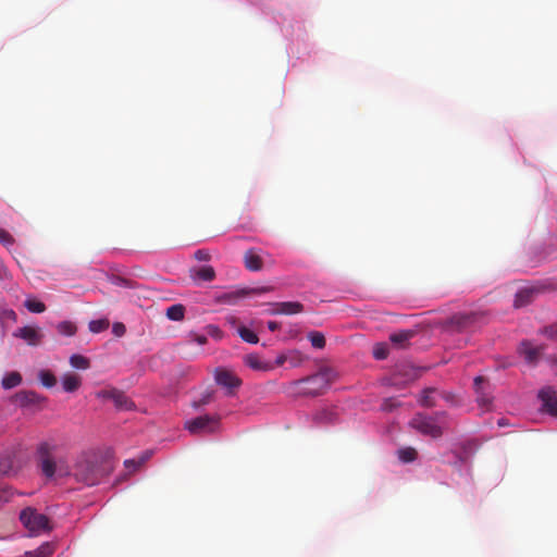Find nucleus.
<instances>
[{
	"mask_svg": "<svg viewBox=\"0 0 557 557\" xmlns=\"http://www.w3.org/2000/svg\"><path fill=\"white\" fill-rule=\"evenodd\" d=\"M57 451L58 445L49 441L41 442L37 446V468L47 480L71 475L78 483L95 486L100 484L113 471L111 460L98 454L82 453L76 458L73 467L70 468L66 458L58 456Z\"/></svg>",
	"mask_w": 557,
	"mask_h": 557,
	"instance_id": "obj_1",
	"label": "nucleus"
},
{
	"mask_svg": "<svg viewBox=\"0 0 557 557\" xmlns=\"http://www.w3.org/2000/svg\"><path fill=\"white\" fill-rule=\"evenodd\" d=\"M332 370L324 368L313 375L290 383V389L298 396H317L323 393L331 383Z\"/></svg>",
	"mask_w": 557,
	"mask_h": 557,
	"instance_id": "obj_2",
	"label": "nucleus"
},
{
	"mask_svg": "<svg viewBox=\"0 0 557 557\" xmlns=\"http://www.w3.org/2000/svg\"><path fill=\"white\" fill-rule=\"evenodd\" d=\"M20 520L32 535H38L50 530L48 517L32 507H27L21 511Z\"/></svg>",
	"mask_w": 557,
	"mask_h": 557,
	"instance_id": "obj_3",
	"label": "nucleus"
},
{
	"mask_svg": "<svg viewBox=\"0 0 557 557\" xmlns=\"http://www.w3.org/2000/svg\"><path fill=\"white\" fill-rule=\"evenodd\" d=\"M409 425L422 435L440 438L444 434V428L436 423V418L418 412L410 420Z\"/></svg>",
	"mask_w": 557,
	"mask_h": 557,
	"instance_id": "obj_4",
	"label": "nucleus"
},
{
	"mask_svg": "<svg viewBox=\"0 0 557 557\" xmlns=\"http://www.w3.org/2000/svg\"><path fill=\"white\" fill-rule=\"evenodd\" d=\"M184 428L193 435L212 434L220 429V416H200L187 420Z\"/></svg>",
	"mask_w": 557,
	"mask_h": 557,
	"instance_id": "obj_5",
	"label": "nucleus"
},
{
	"mask_svg": "<svg viewBox=\"0 0 557 557\" xmlns=\"http://www.w3.org/2000/svg\"><path fill=\"white\" fill-rule=\"evenodd\" d=\"M486 314L482 311H471L454 314L448 324L456 331H468L475 329L486 322Z\"/></svg>",
	"mask_w": 557,
	"mask_h": 557,
	"instance_id": "obj_6",
	"label": "nucleus"
},
{
	"mask_svg": "<svg viewBox=\"0 0 557 557\" xmlns=\"http://www.w3.org/2000/svg\"><path fill=\"white\" fill-rule=\"evenodd\" d=\"M214 379L219 385L227 389V395H233L242 385V380L232 371L224 368H218L215 370Z\"/></svg>",
	"mask_w": 557,
	"mask_h": 557,
	"instance_id": "obj_7",
	"label": "nucleus"
},
{
	"mask_svg": "<svg viewBox=\"0 0 557 557\" xmlns=\"http://www.w3.org/2000/svg\"><path fill=\"white\" fill-rule=\"evenodd\" d=\"M542 401V410L552 416H557V394L552 387H544L539 393Z\"/></svg>",
	"mask_w": 557,
	"mask_h": 557,
	"instance_id": "obj_8",
	"label": "nucleus"
},
{
	"mask_svg": "<svg viewBox=\"0 0 557 557\" xmlns=\"http://www.w3.org/2000/svg\"><path fill=\"white\" fill-rule=\"evenodd\" d=\"M14 336L24 339L30 346H37L44 337L39 327L23 326L15 331Z\"/></svg>",
	"mask_w": 557,
	"mask_h": 557,
	"instance_id": "obj_9",
	"label": "nucleus"
},
{
	"mask_svg": "<svg viewBox=\"0 0 557 557\" xmlns=\"http://www.w3.org/2000/svg\"><path fill=\"white\" fill-rule=\"evenodd\" d=\"M103 397L111 399L119 409L131 410L134 408L133 401L125 395V393L119 389L104 392Z\"/></svg>",
	"mask_w": 557,
	"mask_h": 557,
	"instance_id": "obj_10",
	"label": "nucleus"
},
{
	"mask_svg": "<svg viewBox=\"0 0 557 557\" xmlns=\"http://www.w3.org/2000/svg\"><path fill=\"white\" fill-rule=\"evenodd\" d=\"M273 309L271 310V314H296L300 313L304 310V306L298 301H284V302H275L273 304Z\"/></svg>",
	"mask_w": 557,
	"mask_h": 557,
	"instance_id": "obj_11",
	"label": "nucleus"
},
{
	"mask_svg": "<svg viewBox=\"0 0 557 557\" xmlns=\"http://www.w3.org/2000/svg\"><path fill=\"white\" fill-rule=\"evenodd\" d=\"M520 354L523 356L524 360L530 363L534 364L540 359L543 347L542 346H533L529 342H523L520 346Z\"/></svg>",
	"mask_w": 557,
	"mask_h": 557,
	"instance_id": "obj_12",
	"label": "nucleus"
},
{
	"mask_svg": "<svg viewBox=\"0 0 557 557\" xmlns=\"http://www.w3.org/2000/svg\"><path fill=\"white\" fill-rule=\"evenodd\" d=\"M245 363L257 371L268 372L274 370V366L271 362L262 360L257 354L247 355L245 357Z\"/></svg>",
	"mask_w": 557,
	"mask_h": 557,
	"instance_id": "obj_13",
	"label": "nucleus"
},
{
	"mask_svg": "<svg viewBox=\"0 0 557 557\" xmlns=\"http://www.w3.org/2000/svg\"><path fill=\"white\" fill-rule=\"evenodd\" d=\"M245 267L250 271H260L263 267L261 257L253 250L249 249L244 255Z\"/></svg>",
	"mask_w": 557,
	"mask_h": 557,
	"instance_id": "obj_14",
	"label": "nucleus"
},
{
	"mask_svg": "<svg viewBox=\"0 0 557 557\" xmlns=\"http://www.w3.org/2000/svg\"><path fill=\"white\" fill-rule=\"evenodd\" d=\"M536 292L537 290L534 287H525L520 289L515 297V307L520 308L529 305L532 301L533 296Z\"/></svg>",
	"mask_w": 557,
	"mask_h": 557,
	"instance_id": "obj_15",
	"label": "nucleus"
},
{
	"mask_svg": "<svg viewBox=\"0 0 557 557\" xmlns=\"http://www.w3.org/2000/svg\"><path fill=\"white\" fill-rule=\"evenodd\" d=\"M55 550V546L51 542H45L38 548L25 552L23 557H50Z\"/></svg>",
	"mask_w": 557,
	"mask_h": 557,
	"instance_id": "obj_16",
	"label": "nucleus"
},
{
	"mask_svg": "<svg viewBox=\"0 0 557 557\" xmlns=\"http://www.w3.org/2000/svg\"><path fill=\"white\" fill-rule=\"evenodd\" d=\"M82 384V379L79 375L74 373H66L62 377V386L63 389L67 393L75 392L79 388Z\"/></svg>",
	"mask_w": 557,
	"mask_h": 557,
	"instance_id": "obj_17",
	"label": "nucleus"
},
{
	"mask_svg": "<svg viewBox=\"0 0 557 557\" xmlns=\"http://www.w3.org/2000/svg\"><path fill=\"white\" fill-rule=\"evenodd\" d=\"M485 383V379L482 376H476L474 379V389L478 394L476 400L481 407H487L491 404V398L483 393V385Z\"/></svg>",
	"mask_w": 557,
	"mask_h": 557,
	"instance_id": "obj_18",
	"label": "nucleus"
},
{
	"mask_svg": "<svg viewBox=\"0 0 557 557\" xmlns=\"http://www.w3.org/2000/svg\"><path fill=\"white\" fill-rule=\"evenodd\" d=\"M191 277L203 282H211L215 277V272L212 267H202L191 271Z\"/></svg>",
	"mask_w": 557,
	"mask_h": 557,
	"instance_id": "obj_19",
	"label": "nucleus"
},
{
	"mask_svg": "<svg viewBox=\"0 0 557 557\" xmlns=\"http://www.w3.org/2000/svg\"><path fill=\"white\" fill-rule=\"evenodd\" d=\"M1 383L3 388L11 389L22 383V375L16 371L10 372L3 376Z\"/></svg>",
	"mask_w": 557,
	"mask_h": 557,
	"instance_id": "obj_20",
	"label": "nucleus"
},
{
	"mask_svg": "<svg viewBox=\"0 0 557 557\" xmlns=\"http://www.w3.org/2000/svg\"><path fill=\"white\" fill-rule=\"evenodd\" d=\"M272 290V287H260V288H253L249 290H242L239 294H227L224 296V299L228 304H234V300L240 296L247 295V294H255V295H261L264 293H268Z\"/></svg>",
	"mask_w": 557,
	"mask_h": 557,
	"instance_id": "obj_21",
	"label": "nucleus"
},
{
	"mask_svg": "<svg viewBox=\"0 0 557 557\" xmlns=\"http://www.w3.org/2000/svg\"><path fill=\"white\" fill-rule=\"evenodd\" d=\"M413 336L412 331H400L398 333H394L389 336V339L393 344L398 347H405V344Z\"/></svg>",
	"mask_w": 557,
	"mask_h": 557,
	"instance_id": "obj_22",
	"label": "nucleus"
},
{
	"mask_svg": "<svg viewBox=\"0 0 557 557\" xmlns=\"http://www.w3.org/2000/svg\"><path fill=\"white\" fill-rule=\"evenodd\" d=\"M436 392L435 388H425L423 392H422V395H421V398H420V405L425 407V408H432L436 405V401L433 397V394Z\"/></svg>",
	"mask_w": 557,
	"mask_h": 557,
	"instance_id": "obj_23",
	"label": "nucleus"
},
{
	"mask_svg": "<svg viewBox=\"0 0 557 557\" xmlns=\"http://www.w3.org/2000/svg\"><path fill=\"white\" fill-rule=\"evenodd\" d=\"M237 333L243 341L249 344H257L259 342L258 335L246 326H239Z\"/></svg>",
	"mask_w": 557,
	"mask_h": 557,
	"instance_id": "obj_24",
	"label": "nucleus"
},
{
	"mask_svg": "<svg viewBox=\"0 0 557 557\" xmlns=\"http://www.w3.org/2000/svg\"><path fill=\"white\" fill-rule=\"evenodd\" d=\"M398 458L403 462H412L417 459L418 453L413 447H404L398 450Z\"/></svg>",
	"mask_w": 557,
	"mask_h": 557,
	"instance_id": "obj_25",
	"label": "nucleus"
},
{
	"mask_svg": "<svg viewBox=\"0 0 557 557\" xmlns=\"http://www.w3.org/2000/svg\"><path fill=\"white\" fill-rule=\"evenodd\" d=\"M38 377L41 384L47 388L53 387L57 383L54 374L49 370H41L38 374Z\"/></svg>",
	"mask_w": 557,
	"mask_h": 557,
	"instance_id": "obj_26",
	"label": "nucleus"
},
{
	"mask_svg": "<svg viewBox=\"0 0 557 557\" xmlns=\"http://www.w3.org/2000/svg\"><path fill=\"white\" fill-rule=\"evenodd\" d=\"M70 364L73 368L81 369V370H86V369L89 368L90 362H89L88 358H86V357H84L82 355H72L70 357Z\"/></svg>",
	"mask_w": 557,
	"mask_h": 557,
	"instance_id": "obj_27",
	"label": "nucleus"
},
{
	"mask_svg": "<svg viewBox=\"0 0 557 557\" xmlns=\"http://www.w3.org/2000/svg\"><path fill=\"white\" fill-rule=\"evenodd\" d=\"M57 330L61 335L73 336L77 329L76 325L71 321H62L57 325Z\"/></svg>",
	"mask_w": 557,
	"mask_h": 557,
	"instance_id": "obj_28",
	"label": "nucleus"
},
{
	"mask_svg": "<svg viewBox=\"0 0 557 557\" xmlns=\"http://www.w3.org/2000/svg\"><path fill=\"white\" fill-rule=\"evenodd\" d=\"M308 338L314 348L322 349L325 347V337L321 332H310Z\"/></svg>",
	"mask_w": 557,
	"mask_h": 557,
	"instance_id": "obj_29",
	"label": "nucleus"
},
{
	"mask_svg": "<svg viewBox=\"0 0 557 557\" xmlns=\"http://www.w3.org/2000/svg\"><path fill=\"white\" fill-rule=\"evenodd\" d=\"M109 324L108 319L92 320L89 322V331L92 333H100L107 330Z\"/></svg>",
	"mask_w": 557,
	"mask_h": 557,
	"instance_id": "obj_30",
	"label": "nucleus"
},
{
	"mask_svg": "<svg viewBox=\"0 0 557 557\" xmlns=\"http://www.w3.org/2000/svg\"><path fill=\"white\" fill-rule=\"evenodd\" d=\"M24 305L27 310L34 313H41L46 310L45 304L36 299H27Z\"/></svg>",
	"mask_w": 557,
	"mask_h": 557,
	"instance_id": "obj_31",
	"label": "nucleus"
},
{
	"mask_svg": "<svg viewBox=\"0 0 557 557\" xmlns=\"http://www.w3.org/2000/svg\"><path fill=\"white\" fill-rule=\"evenodd\" d=\"M15 492L8 485H0V507L12 499Z\"/></svg>",
	"mask_w": 557,
	"mask_h": 557,
	"instance_id": "obj_32",
	"label": "nucleus"
},
{
	"mask_svg": "<svg viewBox=\"0 0 557 557\" xmlns=\"http://www.w3.org/2000/svg\"><path fill=\"white\" fill-rule=\"evenodd\" d=\"M12 469V459L9 456H0V475L8 474Z\"/></svg>",
	"mask_w": 557,
	"mask_h": 557,
	"instance_id": "obj_33",
	"label": "nucleus"
},
{
	"mask_svg": "<svg viewBox=\"0 0 557 557\" xmlns=\"http://www.w3.org/2000/svg\"><path fill=\"white\" fill-rule=\"evenodd\" d=\"M207 334L211 336L212 338L220 341L223 337V332L221 329L214 324H209L206 327Z\"/></svg>",
	"mask_w": 557,
	"mask_h": 557,
	"instance_id": "obj_34",
	"label": "nucleus"
},
{
	"mask_svg": "<svg viewBox=\"0 0 557 557\" xmlns=\"http://www.w3.org/2000/svg\"><path fill=\"white\" fill-rule=\"evenodd\" d=\"M387 354H388L387 348L385 347V345H382V344L376 345L373 350V356L377 360L385 359L387 357Z\"/></svg>",
	"mask_w": 557,
	"mask_h": 557,
	"instance_id": "obj_35",
	"label": "nucleus"
},
{
	"mask_svg": "<svg viewBox=\"0 0 557 557\" xmlns=\"http://www.w3.org/2000/svg\"><path fill=\"white\" fill-rule=\"evenodd\" d=\"M195 370L187 366V367H183L181 368L178 371L176 370V379H187L189 376H191L194 374Z\"/></svg>",
	"mask_w": 557,
	"mask_h": 557,
	"instance_id": "obj_36",
	"label": "nucleus"
},
{
	"mask_svg": "<svg viewBox=\"0 0 557 557\" xmlns=\"http://www.w3.org/2000/svg\"><path fill=\"white\" fill-rule=\"evenodd\" d=\"M144 461L145 459H140L138 461L135 459H127L124 461V466L127 470L135 471Z\"/></svg>",
	"mask_w": 557,
	"mask_h": 557,
	"instance_id": "obj_37",
	"label": "nucleus"
},
{
	"mask_svg": "<svg viewBox=\"0 0 557 557\" xmlns=\"http://www.w3.org/2000/svg\"><path fill=\"white\" fill-rule=\"evenodd\" d=\"M194 258L198 261H208L210 259V253L206 249H199L194 253Z\"/></svg>",
	"mask_w": 557,
	"mask_h": 557,
	"instance_id": "obj_38",
	"label": "nucleus"
},
{
	"mask_svg": "<svg viewBox=\"0 0 557 557\" xmlns=\"http://www.w3.org/2000/svg\"><path fill=\"white\" fill-rule=\"evenodd\" d=\"M0 243L11 245L14 239L7 231L0 228Z\"/></svg>",
	"mask_w": 557,
	"mask_h": 557,
	"instance_id": "obj_39",
	"label": "nucleus"
},
{
	"mask_svg": "<svg viewBox=\"0 0 557 557\" xmlns=\"http://www.w3.org/2000/svg\"><path fill=\"white\" fill-rule=\"evenodd\" d=\"M212 400V393H206L201 396V398L198 401L194 403L195 407L203 406L209 404Z\"/></svg>",
	"mask_w": 557,
	"mask_h": 557,
	"instance_id": "obj_40",
	"label": "nucleus"
},
{
	"mask_svg": "<svg viewBox=\"0 0 557 557\" xmlns=\"http://www.w3.org/2000/svg\"><path fill=\"white\" fill-rule=\"evenodd\" d=\"M112 331L116 336H123L126 332V329L123 323L117 322L113 324Z\"/></svg>",
	"mask_w": 557,
	"mask_h": 557,
	"instance_id": "obj_41",
	"label": "nucleus"
},
{
	"mask_svg": "<svg viewBox=\"0 0 557 557\" xmlns=\"http://www.w3.org/2000/svg\"><path fill=\"white\" fill-rule=\"evenodd\" d=\"M431 418H436V423L438 424H444V420L446 419L447 417V413L445 411H438V412H435L433 416H430Z\"/></svg>",
	"mask_w": 557,
	"mask_h": 557,
	"instance_id": "obj_42",
	"label": "nucleus"
},
{
	"mask_svg": "<svg viewBox=\"0 0 557 557\" xmlns=\"http://www.w3.org/2000/svg\"><path fill=\"white\" fill-rule=\"evenodd\" d=\"M117 285L127 287V288H134V282L127 278H117Z\"/></svg>",
	"mask_w": 557,
	"mask_h": 557,
	"instance_id": "obj_43",
	"label": "nucleus"
},
{
	"mask_svg": "<svg viewBox=\"0 0 557 557\" xmlns=\"http://www.w3.org/2000/svg\"><path fill=\"white\" fill-rule=\"evenodd\" d=\"M185 308L183 305H176V321L184 319Z\"/></svg>",
	"mask_w": 557,
	"mask_h": 557,
	"instance_id": "obj_44",
	"label": "nucleus"
},
{
	"mask_svg": "<svg viewBox=\"0 0 557 557\" xmlns=\"http://www.w3.org/2000/svg\"><path fill=\"white\" fill-rule=\"evenodd\" d=\"M286 360H287V357L282 354V355L277 356L275 362L272 364L274 366V369H275L276 367L283 366Z\"/></svg>",
	"mask_w": 557,
	"mask_h": 557,
	"instance_id": "obj_45",
	"label": "nucleus"
},
{
	"mask_svg": "<svg viewBox=\"0 0 557 557\" xmlns=\"http://www.w3.org/2000/svg\"><path fill=\"white\" fill-rule=\"evenodd\" d=\"M440 395H441V397L444 400H446L448 403H453L454 401L455 396L451 393L441 392Z\"/></svg>",
	"mask_w": 557,
	"mask_h": 557,
	"instance_id": "obj_46",
	"label": "nucleus"
},
{
	"mask_svg": "<svg viewBox=\"0 0 557 557\" xmlns=\"http://www.w3.org/2000/svg\"><path fill=\"white\" fill-rule=\"evenodd\" d=\"M394 400L392 398L385 399L383 403V409L384 410H391L394 407Z\"/></svg>",
	"mask_w": 557,
	"mask_h": 557,
	"instance_id": "obj_47",
	"label": "nucleus"
},
{
	"mask_svg": "<svg viewBox=\"0 0 557 557\" xmlns=\"http://www.w3.org/2000/svg\"><path fill=\"white\" fill-rule=\"evenodd\" d=\"M165 314L170 320L174 321V305L166 308Z\"/></svg>",
	"mask_w": 557,
	"mask_h": 557,
	"instance_id": "obj_48",
	"label": "nucleus"
},
{
	"mask_svg": "<svg viewBox=\"0 0 557 557\" xmlns=\"http://www.w3.org/2000/svg\"><path fill=\"white\" fill-rule=\"evenodd\" d=\"M268 329H269L270 331L274 332V331H276V330H278V329H280V324H278V322H276V321H269V322H268Z\"/></svg>",
	"mask_w": 557,
	"mask_h": 557,
	"instance_id": "obj_49",
	"label": "nucleus"
},
{
	"mask_svg": "<svg viewBox=\"0 0 557 557\" xmlns=\"http://www.w3.org/2000/svg\"><path fill=\"white\" fill-rule=\"evenodd\" d=\"M195 341L199 345H205L207 343V337L205 335H195Z\"/></svg>",
	"mask_w": 557,
	"mask_h": 557,
	"instance_id": "obj_50",
	"label": "nucleus"
},
{
	"mask_svg": "<svg viewBox=\"0 0 557 557\" xmlns=\"http://www.w3.org/2000/svg\"><path fill=\"white\" fill-rule=\"evenodd\" d=\"M226 322L231 324L232 326H235L238 322V319L234 315L226 317Z\"/></svg>",
	"mask_w": 557,
	"mask_h": 557,
	"instance_id": "obj_51",
	"label": "nucleus"
},
{
	"mask_svg": "<svg viewBox=\"0 0 557 557\" xmlns=\"http://www.w3.org/2000/svg\"><path fill=\"white\" fill-rule=\"evenodd\" d=\"M550 364L557 374V356L549 357Z\"/></svg>",
	"mask_w": 557,
	"mask_h": 557,
	"instance_id": "obj_52",
	"label": "nucleus"
}]
</instances>
